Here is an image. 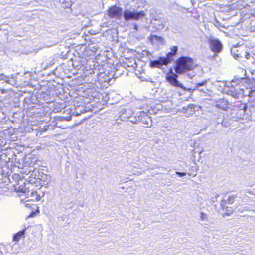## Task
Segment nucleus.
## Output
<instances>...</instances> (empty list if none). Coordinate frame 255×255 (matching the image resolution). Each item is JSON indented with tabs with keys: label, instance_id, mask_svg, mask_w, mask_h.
<instances>
[{
	"label": "nucleus",
	"instance_id": "obj_5",
	"mask_svg": "<svg viewBox=\"0 0 255 255\" xmlns=\"http://www.w3.org/2000/svg\"><path fill=\"white\" fill-rule=\"evenodd\" d=\"M207 42L210 50L214 53V57L221 52L223 46L219 39L210 36L207 38Z\"/></svg>",
	"mask_w": 255,
	"mask_h": 255
},
{
	"label": "nucleus",
	"instance_id": "obj_1",
	"mask_svg": "<svg viewBox=\"0 0 255 255\" xmlns=\"http://www.w3.org/2000/svg\"><path fill=\"white\" fill-rule=\"evenodd\" d=\"M193 68V60L190 57L182 56L175 62V72L179 74H184Z\"/></svg>",
	"mask_w": 255,
	"mask_h": 255
},
{
	"label": "nucleus",
	"instance_id": "obj_6",
	"mask_svg": "<svg viewBox=\"0 0 255 255\" xmlns=\"http://www.w3.org/2000/svg\"><path fill=\"white\" fill-rule=\"evenodd\" d=\"M178 74L176 72H174L171 68L169 71L166 74L165 79L168 83L174 87L185 88L183 84L178 80Z\"/></svg>",
	"mask_w": 255,
	"mask_h": 255
},
{
	"label": "nucleus",
	"instance_id": "obj_14",
	"mask_svg": "<svg viewBox=\"0 0 255 255\" xmlns=\"http://www.w3.org/2000/svg\"><path fill=\"white\" fill-rule=\"evenodd\" d=\"M138 114V124L142 123L144 125H146L147 127L149 124V122L151 121L150 117L144 112L140 111Z\"/></svg>",
	"mask_w": 255,
	"mask_h": 255
},
{
	"label": "nucleus",
	"instance_id": "obj_29",
	"mask_svg": "<svg viewBox=\"0 0 255 255\" xmlns=\"http://www.w3.org/2000/svg\"><path fill=\"white\" fill-rule=\"evenodd\" d=\"M236 198V195H233L232 196H229L228 198L227 203L228 204H233V202H234Z\"/></svg>",
	"mask_w": 255,
	"mask_h": 255
},
{
	"label": "nucleus",
	"instance_id": "obj_12",
	"mask_svg": "<svg viewBox=\"0 0 255 255\" xmlns=\"http://www.w3.org/2000/svg\"><path fill=\"white\" fill-rule=\"evenodd\" d=\"M15 253L13 246L10 244H0V254L3 255H11Z\"/></svg>",
	"mask_w": 255,
	"mask_h": 255
},
{
	"label": "nucleus",
	"instance_id": "obj_42",
	"mask_svg": "<svg viewBox=\"0 0 255 255\" xmlns=\"http://www.w3.org/2000/svg\"><path fill=\"white\" fill-rule=\"evenodd\" d=\"M61 118H62V119H66V118L65 117H61Z\"/></svg>",
	"mask_w": 255,
	"mask_h": 255
},
{
	"label": "nucleus",
	"instance_id": "obj_4",
	"mask_svg": "<svg viewBox=\"0 0 255 255\" xmlns=\"http://www.w3.org/2000/svg\"><path fill=\"white\" fill-rule=\"evenodd\" d=\"M243 97H248L249 110L252 115H255V87L244 89Z\"/></svg>",
	"mask_w": 255,
	"mask_h": 255
},
{
	"label": "nucleus",
	"instance_id": "obj_7",
	"mask_svg": "<svg viewBox=\"0 0 255 255\" xmlns=\"http://www.w3.org/2000/svg\"><path fill=\"white\" fill-rule=\"evenodd\" d=\"M123 15L125 20L127 21L130 20H138L143 18L145 14L143 11L134 12L126 9L123 12Z\"/></svg>",
	"mask_w": 255,
	"mask_h": 255
},
{
	"label": "nucleus",
	"instance_id": "obj_25",
	"mask_svg": "<svg viewBox=\"0 0 255 255\" xmlns=\"http://www.w3.org/2000/svg\"><path fill=\"white\" fill-rule=\"evenodd\" d=\"M222 126L225 127H229L231 123L230 121L227 118H224L221 123Z\"/></svg>",
	"mask_w": 255,
	"mask_h": 255
},
{
	"label": "nucleus",
	"instance_id": "obj_28",
	"mask_svg": "<svg viewBox=\"0 0 255 255\" xmlns=\"http://www.w3.org/2000/svg\"><path fill=\"white\" fill-rule=\"evenodd\" d=\"M245 107H246V106L244 105L243 108L238 110V112H237V115H238V114L239 115V118L240 119L242 118V116H244L245 113Z\"/></svg>",
	"mask_w": 255,
	"mask_h": 255
},
{
	"label": "nucleus",
	"instance_id": "obj_20",
	"mask_svg": "<svg viewBox=\"0 0 255 255\" xmlns=\"http://www.w3.org/2000/svg\"><path fill=\"white\" fill-rule=\"evenodd\" d=\"M148 39L149 41L153 43L155 42H162L163 40V38L162 37L160 36H157V35H151L149 37Z\"/></svg>",
	"mask_w": 255,
	"mask_h": 255
},
{
	"label": "nucleus",
	"instance_id": "obj_34",
	"mask_svg": "<svg viewBox=\"0 0 255 255\" xmlns=\"http://www.w3.org/2000/svg\"><path fill=\"white\" fill-rule=\"evenodd\" d=\"M175 173L177 175H178V176H179L180 177H183L186 175V173L184 172H181L176 171L175 172Z\"/></svg>",
	"mask_w": 255,
	"mask_h": 255
},
{
	"label": "nucleus",
	"instance_id": "obj_40",
	"mask_svg": "<svg viewBox=\"0 0 255 255\" xmlns=\"http://www.w3.org/2000/svg\"><path fill=\"white\" fill-rule=\"evenodd\" d=\"M137 28H138V26L136 25H135L134 26V29H135L136 30H137Z\"/></svg>",
	"mask_w": 255,
	"mask_h": 255
},
{
	"label": "nucleus",
	"instance_id": "obj_15",
	"mask_svg": "<svg viewBox=\"0 0 255 255\" xmlns=\"http://www.w3.org/2000/svg\"><path fill=\"white\" fill-rule=\"evenodd\" d=\"M132 113L129 109H122L119 113V117L121 121H127L129 119L132 115Z\"/></svg>",
	"mask_w": 255,
	"mask_h": 255
},
{
	"label": "nucleus",
	"instance_id": "obj_43",
	"mask_svg": "<svg viewBox=\"0 0 255 255\" xmlns=\"http://www.w3.org/2000/svg\"><path fill=\"white\" fill-rule=\"evenodd\" d=\"M239 211H241V212L243 211L242 209H241V208H239Z\"/></svg>",
	"mask_w": 255,
	"mask_h": 255
},
{
	"label": "nucleus",
	"instance_id": "obj_38",
	"mask_svg": "<svg viewBox=\"0 0 255 255\" xmlns=\"http://www.w3.org/2000/svg\"><path fill=\"white\" fill-rule=\"evenodd\" d=\"M187 75H188V76L189 77H190V78H191V79L192 78V77H193V76H194V75H191L190 74H187Z\"/></svg>",
	"mask_w": 255,
	"mask_h": 255
},
{
	"label": "nucleus",
	"instance_id": "obj_10",
	"mask_svg": "<svg viewBox=\"0 0 255 255\" xmlns=\"http://www.w3.org/2000/svg\"><path fill=\"white\" fill-rule=\"evenodd\" d=\"M165 23V22L164 19L155 17L152 19L151 25L154 29L155 31H160L164 28Z\"/></svg>",
	"mask_w": 255,
	"mask_h": 255
},
{
	"label": "nucleus",
	"instance_id": "obj_33",
	"mask_svg": "<svg viewBox=\"0 0 255 255\" xmlns=\"http://www.w3.org/2000/svg\"><path fill=\"white\" fill-rule=\"evenodd\" d=\"M226 202L225 200H222L221 202V206L223 209H225L226 208H228V207L226 206Z\"/></svg>",
	"mask_w": 255,
	"mask_h": 255
},
{
	"label": "nucleus",
	"instance_id": "obj_27",
	"mask_svg": "<svg viewBox=\"0 0 255 255\" xmlns=\"http://www.w3.org/2000/svg\"><path fill=\"white\" fill-rule=\"evenodd\" d=\"M128 120L133 124H138V115L137 116L134 117H132L131 115Z\"/></svg>",
	"mask_w": 255,
	"mask_h": 255
},
{
	"label": "nucleus",
	"instance_id": "obj_11",
	"mask_svg": "<svg viewBox=\"0 0 255 255\" xmlns=\"http://www.w3.org/2000/svg\"><path fill=\"white\" fill-rule=\"evenodd\" d=\"M0 81L12 86H15L17 84L16 77L14 75L6 76L3 73H1L0 74Z\"/></svg>",
	"mask_w": 255,
	"mask_h": 255
},
{
	"label": "nucleus",
	"instance_id": "obj_2",
	"mask_svg": "<svg viewBox=\"0 0 255 255\" xmlns=\"http://www.w3.org/2000/svg\"><path fill=\"white\" fill-rule=\"evenodd\" d=\"M244 88H241L239 84L232 81L224 84L223 91L228 95H231L235 99L243 97Z\"/></svg>",
	"mask_w": 255,
	"mask_h": 255
},
{
	"label": "nucleus",
	"instance_id": "obj_21",
	"mask_svg": "<svg viewBox=\"0 0 255 255\" xmlns=\"http://www.w3.org/2000/svg\"><path fill=\"white\" fill-rule=\"evenodd\" d=\"M37 98L40 100H43L44 101H46L47 103L50 101V96L47 94L46 93L38 94L37 96Z\"/></svg>",
	"mask_w": 255,
	"mask_h": 255
},
{
	"label": "nucleus",
	"instance_id": "obj_19",
	"mask_svg": "<svg viewBox=\"0 0 255 255\" xmlns=\"http://www.w3.org/2000/svg\"><path fill=\"white\" fill-rule=\"evenodd\" d=\"M228 102L225 99H219L216 104V106L222 109H225L227 108Z\"/></svg>",
	"mask_w": 255,
	"mask_h": 255
},
{
	"label": "nucleus",
	"instance_id": "obj_30",
	"mask_svg": "<svg viewBox=\"0 0 255 255\" xmlns=\"http://www.w3.org/2000/svg\"><path fill=\"white\" fill-rule=\"evenodd\" d=\"M219 196V195L217 193H214L212 194V196L211 197V200L212 202L214 203L217 201V198Z\"/></svg>",
	"mask_w": 255,
	"mask_h": 255
},
{
	"label": "nucleus",
	"instance_id": "obj_44",
	"mask_svg": "<svg viewBox=\"0 0 255 255\" xmlns=\"http://www.w3.org/2000/svg\"><path fill=\"white\" fill-rule=\"evenodd\" d=\"M254 73H255V70H254Z\"/></svg>",
	"mask_w": 255,
	"mask_h": 255
},
{
	"label": "nucleus",
	"instance_id": "obj_18",
	"mask_svg": "<svg viewBox=\"0 0 255 255\" xmlns=\"http://www.w3.org/2000/svg\"><path fill=\"white\" fill-rule=\"evenodd\" d=\"M25 232L26 228L15 234L13 237V240L16 242L19 241L20 239L25 237Z\"/></svg>",
	"mask_w": 255,
	"mask_h": 255
},
{
	"label": "nucleus",
	"instance_id": "obj_24",
	"mask_svg": "<svg viewBox=\"0 0 255 255\" xmlns=\"http://www.w3.org/2000/svg\"><path fill=\"white\" fill-rule=\"evenodd\" d=\"M214 25L218 28L220 31H222L221 28L227 29L224 26L222 25V23H220L216 18L215 19Z\"/></svg>",
	"mask_w": 255,
	"mask_h": 255
},
{
	"label": "nucleus",
	"instance_id": "obj_8",
	"mask_svg": "<svg viewBox=\"0 0 255 255\" xmlns=\"http://www.w3.org/2000/svg\"><path fill=\"white\" fill-rule=\"evenodd\" d=\"M245 49L242 46H234L231 49V55L237 60H242L245 55Z\"/></svg>",
	"mask_w": 255,
	"mask_h": 255
},
{
	"label": "nucleus",
	"instance_id": "obj_9",
	"mask_svg": "<svg viewBox=\"0 0 255 255\" xmlns=\"http://www.w3.org/2000/svg\"><path fill=\"white\" fill-rule=\"evenodd\" d=\"M108 12L111 18L120 19L123 11L122 8L114 5L109 8Z\"/></svg>",
	"mask_w": 255,
	"mask_h": 255
},
{
	"label": "nucleus",
	"instance_id": "obj_13",
	"mask_svg": "<svg viewBox=\"0 0 255 255\" xmlns=\"http://www.w3.org/2000/svg\"><path fill=\"white\" fill-rule=\"evenodd\" d=\"M207 83V80H205L201 82L196 83L193 90H198L200 92L203 94V96H206L210 92V90L205 87Z\"/></svg>",
	"mask_w": 255,
	"mask_h": 255
},
{
	"label": "nucleus",
	"instance_id": "obj_23",
	"mask_svg": "<svg viewBox=\"0 0 255 255\" xmlns=\"http://www.w3.org/2000/svg\"><path fill=\"white\" fill-rule=\"evenodd\" d=\"M18 191L24 193H28V194L29 192V187H25V186L20 185L18 187Z\"/></svg>",
	"mask_w": 255,
	"mask_h": 255
},
{
	"label": "nucleus",
	"instance_id": "obj_16",
	"mask_svg": "<svg viewBox=\"0 0 255 255\" xmlns=\"http://www.w3.org/2000/svg\"><path fill=\"white\" fill-rule=\"evenodd\" d=\"M195 105L194 104H190L187 106L183 107L182 108V112L189 115H193L195 112Z\"/></svg>",
	"mask_w": 255,
	"mask_h": 255
},
{
	"label": "nucleus",
	"instance_id": "obj_3",
	"mask_svg": "<svg viewBox=\"0 0 255 255\" xmlns=\"http://www.w3.org/2000/svg\"><path fill=\"white\" fill-rule=\"evenodd\" d=\"M175 55L171 52L166 54V56H160L157 60L150 61L149 65L152 68H161L163 66H167L174 60Z\"/></svg>",
	"mask_w": 255,
	"mask_h": 255
},
{
	"label": "nucleus",
	"instance_id": "obj_22",
	"mask_svg": "<svg viewBox=\"0 0 255 255\" xmlns=\"http://www.w3.org/2000/svg\"><path fill=\"white\" fill-rule=\"evenodd\" d=\"M28 196L30 195V197H32L31 199L32 200H36L38 201L40 199V196L39 194H38L36 191H32L31 192L29 191V193H27Z\"/></svg>",
	"mask_w": 255,
	"mask_h": 255
},
{
	"label": "nucleus",
	"instance_id": "obj_17",
	"mask_svg": "<svg viewBox=\"0 0 255 255\" xmlns=\"http://www.w3.org/2000/svg\"><path fill=\"white\" fill-rule=\"evenodd\" d=\"M86 63L85 58H78L73 61V65L78 69H80Z\"/></svg>",
	"mask_w": 255,
	"mask_h": 255
},
{
	"label": "nucleus",
	"instance_id": "obj_41",
	"mask_svg": "<svg viewBox=\"0 0 255 255\" xmlns=\"http://www.w3.org/2000/svg\"><path fill=\"white\" fill-rule=\"evenodd\" d=\"M240 80H241V81H246V79H245V78H241V79H240Z\"/></svg>",
	"mask_w": 255,
	"mask_h": 255
},
{
	"label": "nucleus",
	"instance_id": "obj_36",
	"mask_svg": "<svg viewBox=\"0 0 255 255\" xmlns=\"http://www.w3.org/2000/svg\"><path fill=\"white\" fill-rule=\"evenodd\" d=\"M245 55L243 57V59L246 58L248 59L251 57V55L249 53H248L246 50Z\"/></svg>",
	"mask_w": 255,
	"mask_h": 255
},
{
	"label": "nucleus",
	"instance_id": "obj_31",
	"mask_svg": "<svg viewBox=\"0 0 255 255\" xmlns=\"http://www.w3.org/2000/svg\"><path fill=\"white\" fill-rule=\"evenodd\" d=\"M200 218L203 221H207V216L204 212H200Z\"/></svg>",
	"mask_w": 255,
	"mask_h": 255
},
{
	"label": "nucleus",
	"instance_id": "obj_32",
	"mask_svg": "<svg viewBox=\"0 0 255 255\" xmlns=\"http://www.w3.org/2000/svg\"><path fill=\"white\" fill-rule=\"evenodd\" d=\"M178 50V47L176 46H174L171 48L170 52H172V53H173V54L176 55L177 54Z\"/></svg>",
	"mask_w": 255,
	"mask_h": 255
},
{
	"label": "nucleus",
	"instance_id": "obj_37",
	"mask_svg": "<svg viewBox=\"0 0 255 255\" xmlns=\"http://www.w3.org/2000/svg\"><path fill=\"white\" fill-rule=\"evenodd\" d=\"M182 89L184 90H187L189 92H193L194 91V90H193V89L191 88H186L185 87V88H182Z\"/></svg>",
	"mask_w": 255,
	"mask_h": 255
},
{
	"label": "nucleus",
	"instance_id": "obj_39",
	"mask_svg": "<svg viewBox=\"0 0 255 255\" xmlns=\"http://www.w3.org/2000/svg\"><path fill=\"white\" fill-rule=\"evenodd\" d=\"M134 65H135V66H134V65H132V67L133 69H135V68H136V64H135V63H134Z\"/></svg>",
	"mask_w": 255,
	"mask_h": 255
},
{
	"label": "nucleus",
	"instance_id": "obj_35",
	"mask_svg": "<svg viewBox=\"0 0 255 255\" xmlns=\"http://www.w3.org/2000/svg\"><path fill=\"white\" fill-rule=\"evenodd\" d=\"M243 208L245 210H246V211L254 210V209L253 208V206H246L244 207Z\"/></svg>",
	"mask_w": 255,
	"mask_h": 255
},
{
	"label": "nucleus",
	"instance_id": "obj_26",
	"mask_svg": "<svg viewBox=\"0 0 255 255\" xmlns=\"http://www.w3.org/2000/svg\"><path fill=\"white\" fill-rule=\"evenodd\" d=\"M88 71H89V74H96V75L97 76L101 77V75L103 74L102 73L98 71V70H97L96 69H90Z\"/></svg>",
	"mask_w": 255,
	"mask_h": 255
}]
</instances>
